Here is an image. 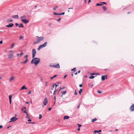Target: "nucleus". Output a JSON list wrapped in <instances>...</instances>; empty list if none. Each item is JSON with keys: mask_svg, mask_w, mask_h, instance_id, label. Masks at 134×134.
Masks as SVG:
<instances>
[{"mask_svg": "<svg viewBox=\"0 0 134 134\" xmlns=\"http://www.w3.org/2000/svg\"><path fill=\"white\" fill-rule=\"evenodd\" d=\"M31 62V64H34L35 65H37L40 61V59L39 58L35 57L33 58Z\"/></svg>", "mask_w": 134, "mask_h": 134, "instance_id": "1", "label": "nucleus"}, {"mask_svg": "<svg viewBox=\"0 0 134 134\" xmlns=\"http://www.w3.org/2000/svg\"><path fill=\"white\" fill-rule=\"evenodd\" d=\"M36 37H37V38L36 39V42H34V44L40 42L44 38L43 36L39 37L38 36H36Z\"/></svg>", "mask_w": 134, "mask_h": 134, "instance_id": "2", "label": "nucleus"}, {"mask_svg": "<svg viewBox=\"0 0 134 134\" xmlns=\"http://www.w3.org/2000/svg\"><path fill=\"white\" fill-rule=\"evenodd\" d=\"M49 66L51 67L55 68H60V66L59 63H58L55 65H52V64H49Z\"/></svg>", "mask_w": 134, "mask_h": 134, "instance_id": "3", "label": "nucleus"}, {"mask_svg": "<svg viewBox=\"0 0 134 134\" xmlns=\"http://www.w3.org/2000/svg\"><path fill=\"white\" fill-rule=\"evenodd\" d=\"M32 58H34L35 56V55L36 54V50L35 49H33L32 50Z\"/></svg>", "mask_w": 134, "mask_h": 134, "instance_id": "4", "label": "nucleus"}, {"mask_svg": "<svg viewBox=\"0 0 134 134\" xmlns=\"http://www.w3.org/2000/svg\"><path fill=\"white\" fill-rule=\"evenodd\" d=\"M66 91H65L64 92H63L62 91H60V93L62 94V95H61V97L63 98V99H65L66 98H64L63 96L64 95L65 93L66 92Z\"/></svg>", "mask_w": 134, "mask_h": 134, "instance_id": "5", "label": "nucleus"}, {"mask_svg": "<svg viewBox=\"0 0 134 134\" xmlns=\"http://www.w3.org/2000/svg\"><path fill=\"white\" fill-rule=\"evenodd\" d=\"M48 102L47 99V97H46L43 101V103L44 105H46Z\"/></svg>", "mask_w": 134, "mask_h": 134, "instance_id": "6", "label": "nucleus"}, {"mask_svg": "<svg viewBox=\"0 0 134 134\" xmlns=\"http://www.w3.org/2000/svg\"><path fill=\"white\" fill-rule=\"evenodd\" d=\"M107 75H102L101 77V80L102 81H104L105 79H107Z\"/></svg>", "mask_w": 134, "mask_h": 134, "instance_id": "7", "label": "nucleus"}, {"mask_svg": "<svg viewBox=\"0 0 134 134\" xmlns=\"http://www.w3.org/2000/svg\"><path fill=\"white\" fill-rule=\"evenodd\" d=\"M18 119V118H11L10 119V121L9 122L10 123L11 122H14Z\"/></svg>", "mask_w": 134, "mask_h": 134, "instance_id": "8", "label": "nucleus"}, {"mask_svg": "<svg viewBox=\"0 0 134 134\" xmlns=\"http://www.w3.org/2000/svg\"><path fill=\"white\" fill-rule=\"evenodd\" d=\"M65 14L64 12H63L62 13H57L56 12H54L53 14L54 15H64Z\"/></svg>", "mask_w": 134, "mask_h": 134, "instance_id": "9", "label": "nucleus"}, {"mask_svg": "<svg viewBox=\"0 0 134 134\" xmlns=\"http://www.w3.org/2000/svg\"><path fill=\"white\" fill-rule=\"evenodd\" d=\"M21 21L25 23V24H26L29 22V21L28 20H27L26 19H21Z\"/></svg>", "mask_w": 134, "mask_h": 134, "instance_id": "10", "label": "nucleus"}, {"mask_svg": "<svg viewBox=\"0 0 134 134\" xmlns=\"http://www.w3.org/2000/svg\"><path fill=\"white\" fill-rule=\"evenodd\" d=\"M130 109L131 111H134V104L132 105L130 108Z\"/></svg>", "mask_w": 134, "mask_h": 134, "instance_id": "11", "label": "nucleus"}, {"mask_svg": "<svg viewBox=\"0 0 134 134\" xmlns=\"http://www.w3.org/2000/svg\"><path fill=\"white\" fill-rule=\"evenodd\" d=\"M14 25V24L13 23H10L8 25H6L5 26L8 27H12Z\"/></svg>", "mask_w": 134, "mask_h": 134, "instance_id": "12", "label": "nucleus"}, {"mask_svg": "<svg viewBox=\"0 0 134 134\" xmlns=\"http://www.w3.org/2000/svg\"><path fill=\"white\" fill-rule=\"evenodd\" d=\"M13 56V54H11L8 55V58L9 59H11L12 58Z\"/></svg>", "mask_w": 134, "mask_h": 134, "instance_id": "13", "label": "nucleus"}, {"mask_svg": "<svg viewBox=\"0 0 134 134\" xmlns=\"http://www.w3.org/2000/svg\"><path fill=\"white\" fill-rule=\"evenodd\" d=\"M65 88V86L63 87H61L60 88L59 90L58 91V94H59V95H60V94H59L60 93V90H63V89H64Z\"/></svg>", "mask_w": 134, "mask_h": 134, "instance_id": "14", "label": "nucleus"}, {"mask_svg": "<svg viewBox=\"0 0 134 134\" xmlns=\"http://www.w3.org/2000/svg\"><path fill=\"white\" fill-rule=\"evenodd\" d=\"M12 18L15 19H18L19 18V16L18 15L13 16H12Z\"/></svg>", "mask_w": 134, "mask_h": 134, "instance_id": "15", "label": "nucleus"}, {"mask_svg": "<svg viewBox=\"0 0 134 134\" xmlns=\"http://www.w3.org/2000/svg\"><path fill=\"white\" fill-rule=\"evenodd\" d=\"M13 21V20L12 19H7L6 21V22L7 23H9L10 22H12Z\"/></svg>", "mask_w": 134, "mask_h": 134, "instance_id": "16", "label": "nucleus"}, {"mask_svg": "<svg viewBox=\"0 0 134 134\" xmlns=\"http://www.w3.org/2000/svg\"><path fill=\"white\" fill-rule=\"evenodd\" d=\"M27 90V88L25 87V86H23L20 89V90L21 91L24 89Z\"/></svg>", "mask_w": 134, "mask_h": 134, "instance_id": "17", "label": "nucleus"}, {"mask_svg": "<svg viewBox=\"0 0 134 134\" xmlns=\"http://www.w3.org/2000/svg\"><path fill=\"white\" fill-rule=\"evenodd\" d=\"M12 95H10L9 96V103L10 104H11V102H12Z\"/></svg>", "mask_w": 134, "mask_h": 134, "instance_id": "18", "label": "nucleus"}, {"mask_svg": "<svg viewBox=\"0 0 134 134\" xmlns=\"http://www.w3.org/2000/svg\"><path fill=\"white\" fill-rule=\"evenodd\" d=\"M101 131V130H95V131L94 132V133H96V132L99 133V132H100Z\"/></svg>", "mask_w": 134, "mask_h": 134, "instance_id": "19", "label": "nucleus"}, {"mask_svg": "<svg viewBox=\"0 0 134 134\" xmlns=\"http://www.w3.org/2000/svg\"><path fill=\"white\" fill-rule=\"evenodd\" d=\"M47 42H45L43 44H42L43 46V47H45L47 45Z\"/></svg>", "mask_w": 134, "mask_h": 134, "instance_id": "20", "label": "nucleus"}, {"mask_svg": "<svg viewBox=\"0 0 134 134\" xmlns=\"http://www.w3.org/2000/svg\"><path fill=\"white\" fill-rule=\"evenodd\" d=\"M24 27V26L23 24H22V23L20 24V25L19 26V28H21V27L23 28V27Z\"/></svg>", "mask_w": 134, "mask_h": 134, "instance_id": "21", "label": "nucleus"}, {"mask_svg": "<svg viewBox=\"0 0 134 134\" xmlns=\"http://www.w3.org/2000/svg\"><path fill=\"white\" fill-rule=\"evenodd\" d=\"M28 59L26 58V60L24 62H22V64H25L28 61Z\"/></svg>", "mask_w": 134, "mask_h": 134, "instance_id": "22", "label": "nucleus"}, {"mask_svg": "<svg viewBox=\"0 0 134 134\" xmlns=\"http://www.w3.org/2000/svg\"><path fill=\"white\" fill-rule=\"evenodd\" d=\"M57 76V75H55L51 77H50V79L51 80H52L54 78V77H56Z\"/></svg>", "mask_w": 134, "mask_h": 134, "instance_id": "23", "label": "nucleus"}, {"mask_svg": "<svg viewBox=\"0 0 134 134\" xmlns=\"http://www.w3.org/2000/svg\"><path fill=\"white\" fill-rule=\"evenodd\" d=\"M26 107H23L21 109L22 111H24L25 110Z\"/></svg>", "mask_w": 134, "mask_h": 134, "instance_id": "24", "label": "nucleus"}, {"mask_svg": "<svg viewBox=\"0 0 134 134\" xmlns=\"http://www.w3.org/2000/svg\"><path fill=\"white\" fill-rule=\"evenodd\" d=\"M24 54V53L22 52V53L20 54H17V56H19L20 55V57L21 56V55Z\"/></svg>", "mask_w": 134, "mask_h": 134, "instance_id": "25", "label": "nucleus"}, {"mask_svg": "<svg viewBox=\"0 0 134 134\" xmlns=\"http://www.w3.org/2000/svg\"><path fill=\"white\" fill-rule=\"evenodd\" d=\"M82 91V88H80V91H79V93L80 95L81 94V93Z\"/></svg>", "mask_w": 134, "mask_h": 134, "instance_id": "26", "label": "nucleus"}, {"mask_svg": "<svg viewBox=\"0 0 134 134\" xmlns=\"http://www.w3.org/2000/svg\"><path fill=\"white\" fill-rule=\"evenodd\" d=\"M24 113H26L27 116H26L25 117H29V116L27 114V113L26 111L25 110L24 111Z\"/></svg>", "mask_w": 134, "mask_h": 134, "instance_id": "27", "label": "nucleus"}, {"mask_svg": "<svg viewBox=\"0 0 134 134\" xmlns=\"http://www.w3.org/2000/svg\"><path fill=\"white\" fill-rule=\"evenodd\" d=\"M97 120V119H96V118H95V119H93L92 120V122H93Z\"/></svg>", "mask_w": 134, "mask_h": 134, "instance_id": "28", "label": "nucleus"}, {"mask_svg": "<svg viewBox=\"0 0 134 134\" xmlns=\"http://www.w3.org/2000/svg\"><path fill=\"white\" fill-rule=\"evenodd\" d=\"M95 77V76H91L89 77V78L90 79H93Z\"/></svg>", "mask_w": 134, "mask_h": 134, "instance_id": "29", "label": "nucleus"}, {"mask_svg": "<svg viewBox=\"0 0 134 134\" xmlns=\"http://www.w3.org/2000/svg\"><path fill=\"white\" fill-rule=\"evenodd\" d=\"M103 10H104V11H105L106 10V7L105 6H103Z\"/></svg>", "mask_w": 134, "mask_h": 134, "instance_id": "30", "label": "nucleus"}, {"mask_svg": "<svg viewBox=\"0 0 134 134\" xmlns=\"http://www.w3.org/2000/svg\"><path fill=\"white\" fill-rule=\"evenodd\" d=\"M24 37L22 35H21L20 37H19V39L20 40L22 39Z\"/></svg>", "mask_w": 134, "mask_h": 134, "instance_id": "31", "label": "nucleus"}, {"mask_svg": "<svg viewBox=\"0 0 134 134\" xmlns=\"http://www.w3.org/2000/svg\"><path fill=\"white\" fill-rule=\"evenodd\" d=\"M102 4H100L99 3H97L96 4V6L102 5Z\"/></svg>", "mask_w": 134, "mask_h": 134, "instance_id": "32", "label": "nucleus"}, {"mask_svg": "<svg viewBox=\"0 0 134 134\" xmlns=\"http://www.w3.org/2000/svg\"><path fill=\"white\" fill-rule=\"evenodd\" d=\"M54 84V86H55V90H56L57 87L58 86V85H57L55 83H54V84Z\"/></svg>", "mask_w": 134, "mask_h": 134, "instance_id": "33", "label": "nucleus"}, {"mask_svg": "<svg viewBox=\"0 0 134 134\" xmlns=\"http://www.w3.org/2000/svg\"><path fill=\"white\" fill-rule=\"evenodd\" d=\"M14 79V77L13 76H12L11 77L9 81H11L12 80H13Z\"/></svg>", "mask_w": 134, "mask_h": 134, "instance_id": "34", "label": "nucleus"}, {"mask_svg": "<svg viewBox=\"0 0 134 134\" xmlns=\"http://www.w3.org/2000/svg\"><path fill=\"white\" fill-rule=\"evenodd\" d=\"M26 18L25 15H23V16H21V17H20V18L21 19H22L23 18Z\"/></svg>", "mask_w": 134, "mask_h": 134, "instance_id": "35", "label": "nucleus"}, {"mask_svg": "<svg viewBox=\"0 0 134 134\" xmlns=\"http://www.w3.org/2000/svg\"><path fill=\"white\" fill-rule=\"evenodd\" d=\"M54 84H53V85L52 86V87L51 88V90H53V89L54 88Z\"/></svg>", "mask_w": 134, "mask_h": 134, "instance_id": "36", "label": "nucleus"}, {"mask_svg": "<svg viewBox=\"0 0 134 134\" xmlns=\"http://www.w3.org/2000/svg\"><path fill=\"white\" fill-rule=\"evenodd\" d=\"M81 102H80L79 103V105H78V106L77 107V108H79L80 107V106L81 105Z\"/></svg>", "mask_w": 134, "mask_h": 134, "instance_id": "37", "label": "nucleus"}, {"mask_svg": "<svg viewBox=\"0 0 134 134\" xmlns=\"http://www.w3.org/2000/svg\"><path fill=\"white\" fill-rule=\"evenodd\" d=\"M100 3H102V4H106V5L107 4V3L106 2H100Z\"/></svg>", "mask_w": 134, "mask_h": 134, "instance_id": "38", "label": "nucleus"}, {"mask_svg": "<svg viewBox=\"0 0 134 134\" xmlns=\"http://www.w3.org/2000/svg\"><path fill=\"white\" fill-rule=\"evenodd\" d=\"M71 71H76V68H73V69H71Z\"/></svg>", "mask_w": 134, "mask_h": 134, "instance_id": "39", "label": "nucleus"}, {"mask_svg": "<svg viewBox=\"0 0 134 134\" xmlns=\"http://www.w3.org/2000/svg\"><path fill=\"white\" fill-rule=\"evenodd\" d=\"M97 92L98 93L100 94L102 93V91L99 90H98L97 91Z\"/></svg>", "mask_w": 134, "mask_h": 134, "instance_id": "40", "label": "nucleus"}, {"mask_svg": "<svg viewBox=\"0 0 134 134\" xmlns=\"http://www.w3.org/2000/svg\"><path fill=\"white\" fill-rule=\"evenodd\" d=\"M14 43H13L12 44V45L11 47V48L12 49L13 48L14 46Z\"/></svg>", "mask_w": 134, "mask_h": 134, "instance_id": "41", "label": "nucleus"}, {"mask_svg": "<svg viewBox=\"0 0 134 134\" xmlns=\"http://www.w3.org/2000/svg\"><path fill=\"white\" fill-rule=\"evenodd\" d=\"M28 55H26L25 56H24V58H26H26L28 59Z\"/></svg>", "mask_w": 134, "mask_h": 134, "instance_id": "42", "label": "nucleus"}, {"mask_svg": "<svg viewBox=\"0 0 134 134\" xmlns=\"http://www.w3.org/2000/svg\"><path fill=\"white\" fill-rule=\"evenodd\" d=\"M58 7V6H56L55 7H54L53 8V9L54 10H55V9H56V8H57Z\"/></svg>", "mask_w": 134, "mask_h": 134, "instance_id": "43", "label": "nucleus"}, {"mask_svg": "<svg viewBox=\"0 0 134 134\" xmlns=\"http://www.w3.org/2000/svg\"><path fill=\"white\" fill-rule=\"evenodd\" d=\"M96 73H94V72L91 73V75H96Z\"/></svg>", "mask_w": 134, "mask_h": 134, "instance_id": "44", "label": "nucleus"}, {"mask_svg": "<svg viewBox=\"0 0 134 134\" xmlns=\"http://www.w3.org/2000/svg\"><path fill=\"white\" fill-rule=\"evenodd\" d=\"M77 125H78V126L79 127V128L81 126V125L80 124H77Z\"/></svg>", "mask_w": 134, "mask_h": 134, "instance_id": "45", "label": "nucleus"}, {"mask_svg": "<svg viewBox=\"0 0 134 134\" xmlns=\"http://www.w3.org/2000/svg\"><path fill=\"white\" fill-rule=\"evenodd\" d=\"M68 75H65L64 76V79H65L67 77V76Z\"/></svg>", "mask_w": 134, "mask_h": 134, "instance_id": "46", "label": "nucleus"}, {"mask_svg": "<svg viewBox=\"0 0 134 134\" xmlns=\"http://www.w3.org/2000/svg\"><path fill=\"white\" fill-rule=\"evenodd\" d=\"M26 123H28V124H30V123L34 124V123H35V122H27Z\"/></svg>", "mask_w": 134, "mask_h": 134, "instance_id": "47", "label": "nucleus"}, {"mask_svg": "<svg viewBox=\"0 0 134 134\" xmlns=\"http://www.w3.org/2000/svg\"><path fill=\"white\" fill-rule=\"evenodd\" d=\"M61 19V18H59L58 20H57V21L58 22H59V21H60Z\"/></svg>", "mask_w": 134, "mask_h": 134, "instance_id": "48", "label": "nucleus"}, {"mask_svg": "<svg viewBox=\"0 0 134 134\" xmlns=\"http://www.w3.org/2000/svg\"><path fill=\"white\" fill-rule=\"evenodd\" d=\"M74 94L75 95H77V93L76 92V90H75V92L74 93Z\"/></svg>", "mask_w": 134, "mask_h": 134, "instance_id": "49", "label": "nucleus"}, {"mask_svg": "<svg viewBox=\"0 0 134 134\" xmlns=\"http://www.w3.org/2000/svg\"><path fill=\"white\" fill-rule=\"evenodd\" d=\"M31 91H29L28 92V93H27V94H31Z\"/></svg>", "mask_w": 134, "mask_h": 134, "instance_id": "50", "label": "nucleus"}, {"mask_svg": "<svg viewBox=\"0 0 134 134\" xmlns=\"http://www.w3.org/2000/svg\"><path fill=\"white\" fill-rule=\"evenodd\" d=\"M39 47H40V48H41L42 47H43V46L42 45H41L39 46Z\"/></svg>", "mask_w": 134, "mask_h": 134, "instance_id": "51", "label": "nucleus"}, {"mask_svg": "<svg viewBox=\"0 0 134 134\" xmlns=\"http://www.w3.org/2000/svg\"><path fill=\"white\" fill-rule=\"evenodd\" d=\"M29 118V119L28 120V121H31V120L30 119V118Z\"/></svg>", "mask_w": 134, "mask_h": 134, "instance_id": "52", "label": "nucleus"}, {"mask_svg": "<svg viewBox=\"0 0 134 134\" xmlns=\"http://www.w3.org/2000/svg\"><path fill=\"white\" fill-rule=\"evenodd\" d=\"M15 25L16 26H18L19 25V24L17 23H15Z\"/></svg>", "mask_w": 134, "mask_h": 134, "instance_id": "53", "label": "nucleus"}, {"mask_svg": "<svg viewBox=\"0 0 134 134\" xmlns=\"http://www.w3.org/2000/svg\"><path fill=\"white\" fill-rule=\"evenodd\" d=\"M79 86L80 87H82V84H80L79 85Z\"/></svg>", "mask_w": 134, "mask_h": 134, "instance_id": "54", "label": "nucleus"}, {"mask_svg": "<svg viewBox=\"0 0 134 134\" xmlns=\"http://www.w3.org/2000/svg\"><path fill=\"white\" fill-rule=\"evenodd\" d=\"M51 109H52V108L50 107V108H49L48 109V110L50 111V110H51Z\"/></svg>", "mask_w": 134, "mask_h": 134, "instance_id": "55", "label": "nucleus"}, {"mask_svg": "<svg viewBox=\"0 0 134 134\" xmlns=\"http://www.w3.org/2000/svg\"><path fill=\"white\" fill-rule=\"evenodd\" d=\"M3 43V41L2 40H1L0 41V44H1Z\"/></svg>", "mask_w": 134, "mask_h": 134, "instance_id": "56", "label": "nucleus"}, {"mask_svg": "<svg viewBox=\"0 0 134 134\" xmlns=\"http://www.w3.org/2000/svg\"><path fill=\"white\" fill-rule=\"evenodd\" d=\"M56 91V89L55 90H55H54V93H53V94H55Z\"/></svg>", "mask_w": 134, "mask_h": 134, "instance_id": "57", "label": "nucleus"}, {"mask_svg": "<svg viewBox=\"0 0 134 134\" xmlns=\"http://www.w3.org/2000/svg\"><path fill=\"white\" fill-rule=\"evenodd\" d=\"M39 116V117H42V115L41 114H40Z\"/></svg>", "mask_w": 134, "mask_h": 134, "instance_id": "58", "label": "nucleus"}, {"mask_svg": "<svg viewBox=\"0 0 134 134\" xmlns=\"http://www.w3.org/2000/svg\"><path fill=\"white\" fill-rule=\"evenodd\" d=\"M97 75H100V74L98 73H96V74Z\"/></svg>", "mask_w": 134, "mask_h": 134, "instance_id": "59", "label": "nucleus"}, {"mask_svg": "<svg viewBox=\"0 0 134 134\" xmlns=\"http://www.w3.org/2000/svg\"><path fill=\"white\" fill-rule=\"evenodd\" d=\"M64 117H69V116L67 115H65L64 116Z\"/></svg>", "mask_w": 134, "mask_h": 134, "instance_id": "60", "label": "nucleus"}, {"mask_svg": "<svg viewBox=\"0 0 134 134\" xmlns=\"http://www.w3.org/2000/svg\"><path fill=\"white\" fill-rule=\"evenodd\" d=\"M64 120H65L66 119H68L69 118H63Z\"/></svg>", "mask_w": 134, "mask_h": 134, "instance_id": "61", "label": "nucleus"}, {"mask_svg": "<svg viewBox=\"0 0 134 134\" xmlns=\"http://www.w3.org/2000/svg\"><path fill=\"white\" fill-rule=\"evenodd\" d=\"M91 2V0H89L88 2V3L89 4V3H90Z\"/></svg>", "mask_w": 134, "mask_h": 134, "instance_id": "62", "label": "nucleus"}, {"mask_svg": "<svg viewBox=\"0 0 134 134\" xmlns=\"http://www.w3.org/2000/svg\"><path fill=\"white\" fill-rule=\"evenodd\" d=\"M40 49H41V48H40V47H38V48H37V50H38V51H39V50Z\"/></svg>", "mask_w": 134, "mask_h": 134, "instance_id": "63", "label": "nucleus"}, {"mask_svg": "<svg viewBox=\"0 0 134 134\" xmlns=\"http://www.w3.org/2000/svg\"><path fill=\"white\" fill-rule=\"evenodd\" d=\"M48 83V82H46V83H45V85L46 86H47V84Z\"/></svg>", "mask_w": 134, "mask_h": 134, "instance_id": "64", "label": "nucleus"}]
</instances>
